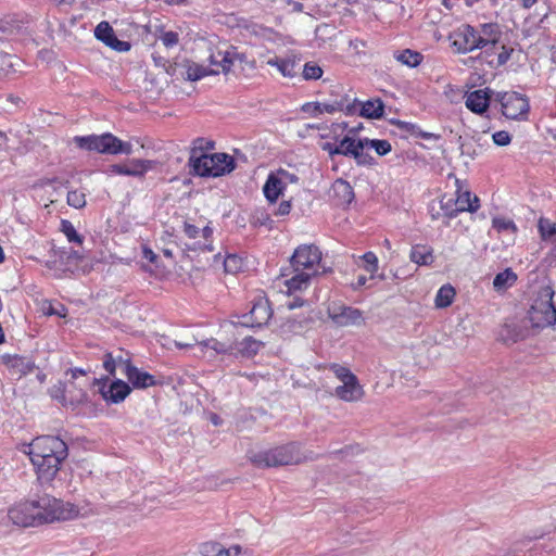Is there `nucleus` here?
I'll use <instances>...</instances> for the list:
<instances>
[{
	"mask_svg": "<svg viewBox=\"0 0 556 556\" xmlns=\"http://www.w3.org/2000/svg\"><path fill=\"white\" fill-rule=\"evenodd\" d=\"M22 452L29 456L41 484H50L56 477L61 464L67 457V445L59 437L40 435L24 444Z\"/></svg>",
	"mask_w": 556,
	"mask_h": 556,
	"instance_id": "1",
	"label": "nucleus"
},
{
	"mask_svg": "<svg viewBox=\"0 0 556 556\" xmlns=\"http://www.w3.org/2000/svg\"><path fill=\"white\" fill-rule=\"evenodd\" d=\"M241 337L239 326L236 321H226L220 326L215 338L200 339L192 337L181 341H175V345L179 349L195 348L194 355L214 358L218 355H231L237 346V339Z\"/></svg>",
	"mask_w": 556,
	"mask_h": 556,
	"instance_id": "2",
	"label": "nucleus"
},
{
	"mask_svg": "<svg viewBox=\"0 0 556 556\" xmlns=\"http://www.w3.org/2000/svg\"><path fill=\"white\" fill-rule=\"evenodd\" d=\"M321 252L316 245L303 244L295 249L291 256L292 276L283 283L287 293L305 290L311 279L319 274Z\"/></svg>",
	"mask_w": 556,
	"mask_h": 556,
	"instance_id": "3",
	"label": "nucleus"
},
{
	"mask_svg": "<svg viewBox=\"0 0 556 556\" xmlns=\"http://www.w3.org/2000/svg\"><path fill=\"white\" fill-rule=\"evenodd\" d=\"M316 456L313 452H302L301 445L296 442H291L269 450H251L248 452V459L256 468L298 465L307 460H314Z\"/></svg>",
	"mask_w": 556,
	"mask_h": 556,
	"instance_id": "4",
	"label": "nucleus"
},
{
	"mask_svg": "<svg viewBox=\"0 0 556 556\" xmlns=\"http://www.w3.org/2000/svg\"><path fill=\"white\" fill-rule=\"evenodd\" d=\"M31 503L35 505L34 511L38 525L72 520L88 514L87 510L81 511L77 505L50 495H42Z\"/></svg>",
	"mask_w": 556,
	"mask_h": 556,
	"instance_id": "5",
	"label": "nucleus"
},
{
	"mask_svg": "<svg viewBox=\"0 0 556 556\" xmlns=\"http://www.w3.org/2000/svg\"><path fill=\"white\" fill-rule=\"evenodd\" d=\"M190 173L200 177H220L230 174L235 167V159L227 153L201 154L188 160Z\"/></svg>",
	"mask_w": 556,
	"mask_h": 556,
	"instance_id": "6",
	"label": "nucleus"
},
{
	"mask_svg": "<svg viewBox=\"0 0 556 556\" xmlns=\"http://www.w3.org/2000/svg\"><path fill=\"white\" fill-rule=\"evenodd\" d=\"M554 289L541 287L528 312V320L532 328L544 329L556 325V307L553 303Z\"/></svg>",
	"mask_w": 556,
	"mask_h": 556,
	"instance_id": "7",
	"label": "nucleus"
},
{
	"mask_svg": "<svg viewBox=\"0 0 556 556\" xmlns=\"http://www.w3.org/2000/svg\"><path fill=\"white\" fill-rule=\"evenodd\" d=\"M203 43L208 53L207 67H210V72L212 74H227L236 62H245V55L243 53H239L237 48L229 46L227 42L214 39L207 40Z\"/></svg>",
	"mask_w": 556,
	"mask_h": 556,
	"instance_id": "8",
	"label": "nucleus"
},
{
	"mask_svg": "<svg viewBox=\"0 0 556 556\" xmlns=\"http://www.w3.org/2000/svg\"><path fill=\"white\" fill-rule=\"evenodd\" d=\"M73 141L78 148L87 151H96L103 154L132 153L130 142H124L110 132L100 136H76Z\"/></svg>",
	"mask_w": 556,
	"mask_h": 556,
	"instance_id": "9",
	"label": "nucleus"
},
{
	"mask_svg": "<svg viewBox=\"0 0 556 556\" xmlns=\"http://www.w3.org/2000/svg\"><path fill=\"white\" fill-rule=\"evenodd\" d=\"M330 370L342 382L334 390V394L342 401L356 402L364 395L363 387L357 377L348 368L338 364L330 365Z\"/></svg>",
	"mask_w": 556,
	"mask_h": 556,
	"instance_id": "10",
	"label": "nucleus"
},
{
	"mask_svg": "<svg viewBox=\"0 0 556 556\" xmlns=\"http://www.w3.org/2000/svg\"><path fill=\"white\" fill-rule=\"evenodd\" d=\"M450 39L458 53H469L478 49L483 50L478 29L467 24L455 29Z\"/></svg>",
	"mask_w": 556,
	"mask_h": 556,
	"instance_id": "11",
	"label": "nucleus"
},
{
	"mask_svg": "<svg viewBox=\"0 0 556 556\" xmlns=\"http://www.w3.org/2000/svg\"><path fill=\"white\" fill-rule=\"evenodd\" d=\"M502 113L510 119H523L527 117L530 105L526 96L515 91L498 94Z\"/></svg>",
	"mask_w": 556,
	"mask_h": 556,
	"instance_id": "12",
	"label": "nucleus"
},
{
	"mask_svg": "<svg viewBox=\"0 0 556 556\" xmlns=\"http://www.w3.org/2000/svg\"><path fill=\"white\" fill-rule=\"evenodd\" d=\"M357 106V100L354 99L353 102H350L348 97L344 96L340 100H336L333 102H314L306 103L303 106V111L311 112L314 114H323V113H334L339 111H345L348 114H353Z\"/></svg>",
	"mask_w": 556,
	"mask_h": 556,
	"instance_id": "13",
	"label": "nucleus"
},
{
	"mask_svg": "<svg viewBox=\"0 0 556 556\" xmlns=\"http://www.w3.org/2000/svg\"><path fill=\"white\" fill-rule=\"evenodd\" d=\"M271 317V309L266 299H260L251 308L250 313L242 316V320L236 321L240 327H261Z\"/></svg>",
	"mask_w": 556,
	"mask_h": 556,
	"instance_id": "14",
	"label": "nucleus"
},
{
	"mask_svg": "<svg viewBox=\"0 0 556 556\" xmlns=\"http://www.w3.org/2000/svg\"><path fill=\"white\" fill-rule=\"evenodd\" d=\"M155 165L154 161L132 159L124 164H113L110 166V172L116 175L143 177L144 174L151 170Z\"/></svg>",
	"mask_w": 556,
	"mask_h": 556,
	"instance_id": "15",
	"label": "nucleus"
},
{
	"mask_svg": "<svg viewBox=\"0 0 556 556\" xmlns=\"http://www.w3.org/2000/svg\"><path fill=\"white\" fill-rule=\"evenodd\" d=\"M184 231L189 239L194 240L192 243L188 244V249L191 250H201V251H212L213 248L210 243V238L213 233L211 227L205 226L203 228H199L192 224L185 223Z\"/></svg>",
	"mask_w": 556,
	"mask_h": 556,
	"instance_id": "16",
	"label": "nucleus"
},
{
	"mask_svg": "<svg viewBox=\"0 0 556 556\" xmlns=\"http://www.w3.org/2000/svg\"><path fill=\"white\" fill-rule=\"evenodd\" d=\"M34 508L35 505L31 502L20 503L9 509L8 517L12 523L20 527L39 526Z\"/></svg>",
	"mask_w": 556,
	"mask_h": 556,
	"instance_id": "17",
	"label": "nucleus"
},
{
	"mask_svg": "<svg viewBox=\"0 0 556 556\" xmlns=\"http://www.w3.org/2000/svg\"><path fill=\"white\" fill-rule=\"evenodd\" d=\"M529 336V328L522 320L513 318L507 319L500 329V340L505 343H516L525 340Z\"/></svg>",
	"mask_w": 556,
	"mask_h": 556,
	"instance_id": "18",
	"label": "nucleus"
},
{
	"mask_svg": "<svg viewBox=\"0 0 556 556\" xmlns=\"http://www.w3.org/2000/svg\"><path fill=\"white\" fill-rule=\"evenodd\" d=\"M365 139L355 140L349 136H345L339 144L334 147V152L345 156H352L356 160L357 164H366L367 155L364 154Z\"/></svg>",
	"mask_w": 556,
	"mask_h": 556,
	"instance_id": "19",
	"label": "nucleus"
},
{
	"mask_svg": "<svg viewBox=\"0 0 556 556\" xmlns=\"http://www.w3.org/2000/svg\"><path fill=\"white\" fill-rule=\"evenodd\" d=\"M0 361L11 375L17 378H22L35 369V364L23 356L3 354L0 356Z\"/></svg>",
	"mask_w": 556,
	"mask_h": 556,
	"instance_id": "20",
	"label": "nucleus"
},
{
	"mask_svg": "<svg viewBox=\"0 0 556 556\" xmlns=\"http://www.w3.org/2000/svg\"><path fill=\"white\" fill-rule=\"evenodd\" d=\"M329 317L339 326L357 325L362 321V313L352 307L333 305L328 308Z\"/></svg>",
	"mask_w": 556,
	"mask_h": 556,
	"instance_id": "21",
	"label": "nucleus"
},
{
	"mask_svg": "<svg viewBox=\"0 0 556 556\" xmlns=\"http://www.w3.org/2000/svg\"><path fill=\"white\" fill-rule=\"evenodd\" d=\"M94 36L97 39L104 42L108 47L116 51H128L130 45L126 41L118 40L114 34L113 28L108 22H101L94 29Z\"/></svg>",
	"mask_w": 556,
	"mask_h": 556,
	"instance_id": "22",
	"label": "nucleus"
},
{
	"mask_svg": "<svg viewBox=\"0 0 556 556\" xmlns=\"http://www.w3.org/2000/svg\"><path fill=\"white\" fill-rule=\"evenodd\" d=\"M465 105L475 114H483L490 105V90L485 88L467 92L465 96Z\"/></svg>",
	"mask_w": 556,
	"mask_h": 556,
	"instance_id": "23",
	"label": "nucleus"
},
{
	"mask_svg": "<svg viewBox=\"0 0 556 556\" xmlns=\"http://www.w3.org/2000/svg\"><path fill=\"white\" fill-rule=\"evenodd\" d=\"M479 198L471 195L468 190H457V197L454 201V208L447 212V215L454 216L460 212H476L479 208Z\"/></svg>",
	"mask_w": 556,
	"mask_h": 556,
	"instance_id": "24",
	"label": "nucleus"
},
{
	"mask_svg": "<svg viewBox=\"0 0 556 556\" xmlns=\"http://www.w3.org/2000/svg\"><path fill=\"white\" fill-rule=\"evenodd\" d=\"M126 378L135 389H147L157 383L154 376L142 371L134 365L126 366Z\"/></svg>",
	"mask_w": 556,
	"mask_h": 556,
	"instance_id": "25",
	"label": "nucleus"
},
{
	"mask_svg": "<svg viewBox=\"0 0 556 556\" xmlns=\"http://www.w3.org/2000/svg\"><path fill=\"white\" fill-rule=\"evenodd\" d=\"M131 389L128 383L117 379L111 382L108 389L102 388L101 394L108 402L117 404L123 402L130 393Z\"/></svg>",
	"mask_w": 556,
	"mask_h": 556,
	"instance_id": "26",
	"label": "nucleus"
},
{
	"mask_svg": "<svg viewBox=\"0 0 556 556\" xmlns=\"http://www.w3.org/2000/svg\"><path fill=\"white\" fill-rule=\"evenodd\" d=\"M478 33L485 53H489L490 51L497 52L500 38L498 26L493 23L482 24L478 29Z\"/></svg>",
	"mask_w": 556,
	"mask_h": 556,
	"instance_id": "27",
	"label": "nucleus"
},
{
	"mask_svg": "<svg viewBox=\"0 0 556 556\" xmlns=\"http://www.w3.org/2000/svg\"><path fill=\"white\" fill-rule=\"evenodd\" d=\"M242 548L240 545H231L230 547H225L223 544L218 542H205L200 547V553L202 556H240Z\"/></svg>",
	"mask_w": 556,
	"mask_h": 556,
	"instance_id": "28",
	"label": "nucleus"
},
{
	"mask_svg": "<svg viewBox=\"0 0 556 556\" xmlns=\"http://www.w3.org/2000/svg\"><path fill=\"white\" fill-rule=\"evenodd\" d=\"M287 190L286 186L282 185L281 180L278 178L275 172H271L267 180L263 187V192L265 198L270 202L275 203L279 195L283 194V191Z\"/></svg>",
	"mask_w": 556,
	"mask_h": 556,
	"instance_id": "29",
	"label": "nucleus"
},
{
	"mask_svg": "<svg viewBox=\"0 0 556 556\" xmlns=\"http://www.w3.org/2000/svg\"><path fill=\"white\" fill-rule=\"evenodd\" d=\"M332 194L339 205H349L355 197L352 186L343 179L332 184Z\"/></svg>",
	"mask_w": 556,
	"mask_h": 556,
	"instance_id": "30",
	"label": "nucleus"
},
{
	"mask_svg": "<svg viewBox=\"0 0 556 556\" xmlns=\"http://www.w3.org/2000/svg\"><path fill=\"white\" fill-rule=\"evenodd\" d=\"M263 346V343L252 337H240L237 339V346L233 354L241 355L243 357L254 356Z\"/></svg>",
	"mask_w": 556,
	"mask_h": 556,
	"instance_id": "31",
	"label": "nucleus"
},
{
	"mask_svg": "<svg viewBox=\"0 0 556 556\" xmlns=\"http://www.w3.org/2000/svg\"><path fill=\"white\" fill-rule=\"evenodd\" d=\"M180 68L182 70L181 75L186 79L192 80V81L201 79L202 77L207 76V75H213L210 72V67L204 66L202 64L191 62V61H184L180 64Z\"/></svg>",
	"mask_w": 556,
	"mask_h": 556,
	"instance_id": "32",
	"label": "nucleus"
},
{
	"mask_svg": "<svg viewBox=\"0 0 556 556\" xmlns=\"http://www.w3.org/2000/svg\"><path fill=\"white\" fill-rule=\"evenodd\" d=\"M384 105L380 99H371L362 103L359 115L366 118H380L383 115Z\"/></svg>",
	"mask_w": 556,
	"mask_h": 556,
	"instance_id": "33",
	"label": "nucleus"
},
{
	"mask_svg": "<svg viewBox=\"0 0 556 556\" xmlns=\"http://www.w3.org/2000/svg\"><path fill=\"white\" fill-rule=\"evenodd\" d=\"M132 365L129 358H125L122 355L114 356L112 353H105L103 359L104 369L112 376L115 375L116 368H123V374L126 375V366Z\"/></svg>",
	"mask_w": 556,
	"mask_h": 556,
	"instance_id": "34",
	"label": "nucleus"
},
{
	"mask_svg": "<svg viewBox=\"0 0 556 556\" xmlns=\"http://www.w3.org/2000/svg\"><path fill=\"white\" fill-rule=\"evenodd\" d=\"M516 281L517 275L510 268H506L494 277L493 288L497 292L505 291L513 287Z\"/></svg>",
	"mask_w": 556,
	"mask_h": 556,
	"instance_id": "35",
	"label": "nucleus"
},
{
	"mask_svg": "<svg viewBox=\"0 0 556 556\" xmlns=\"http://www.w3.org/2000/svg\"><path fill=\"white\" fill-rule=\"evenodd\" d=\"M455 294V289L450 283L442 286L434 299L435 307L445 308L450 306L454 301Z\"/></svg>",
	"mask_w": 556,
	"mask_h": 556,
	"instance_id": "36",
	"label": "nucleus"
},
{
	"mask_svg": "<svg viewBox=\"0 0 556 556\" xmlns=\"http://www.w3.org/2000/svg\"><path fill=\"white\" fill-rule=\"evenodd\" d=\"M214 147H215V143L213 140H208V139L199 137L192 141L188 160H192L193 156H200L201 154H206L208 151L213 150Z\"/></svg>",
	"mask_w": 556,
	"mask_h": 556,
	"instance_id": "37",
	"label": "nucleus"
},
{
	"mask_svg": "<svg viewBox=\"0 0 556 556\" xmlns=\"http://www.w3.org/2000/svg\"><path fill=\"white\" fill-rule=\"evenodd\" d=\"M396 61L409 67L418 66L422 61V55L419 52L406 49L394 53Z\"/></svg>",
	"mask_w": 556,
	"mask_h": 556,
	"instance_id": "38",
	"label": "nucleus"
},
{
	"mask_svg": "<svg viewBox=\"0 0 556 556\" xmlns=\"http://www.w3.org/2000/svg\"><path fill=\"white\" fill-rule=\"evenodd\" d=\"M538 229L543 241H556V223L548 218L541 217L538 222Z\"/></svg>",
	"mask_w": 556,
	"mask_h": 556,
	"instance_id": "39",
	"label": "nucleus"
},
{
	"mask_svg": "<svg viewBox=\"0 0 556 556\" xmlns=\"http://www.w3.org/2000/svg\"><path fill=\"white\" fill-rule=\"evenodd\" d=\"M267 64L269 66H275L278 68V71L286 77H293L294 76V66L295 62L289 59H269L267 61Z\"/></svg>",
	"mask_w": 556,
	"mask_h": 556,
	"instance_id": "40",
	"label": "nucleus"
},
{
	"mask_svg": "<svg viewBox=\"0 0 556 556\" xmlns=\"http://www.w3.org/2000/svg\"><path fill=\"white\" fill-rule=\"evenodd\" d=\"M410 260L418 265H427L432 261V254L427 247L417 245L412 249Z\"/></svg>",
	"mask_w": 556,
	"mask_h": 556,
	"instance_id": "41",
	"label": "nucleus"
},
{
	"mask_svg": "<svg viewBox=\"0 0 556 556\" xmlns=\"http://www.w3.org/2000/svg\"><path fill=\"white\" fill-rule=\"evenodd\" d=\"M60 230L64 233L70 242L77 244H81L84 242L83 236L77 232L74 225L70 220L62 219Z\"/></svg>",
	"mask_w": 556,
	"mask_h": 556,
	"instance_id": "42",
	"label": "nucleus"
},
{
	"mask_svg": "<svg viewBox=\"0 0 556 556\" xmlns=\"http://www.w3.org/2000/svg\"><path fill=\"white\" fill-rule=\"evenodd\" d=\"M224 269L228 274H237L244 267L243 260L235 254L227 255L224 261Z\"/></svg>",
	"mask_w": 556,
	"mask_h": 556,
	"instance_id": "43",
	"label": "nucleus"
},
{
	"mask_svg": "<svg viewBox=\"0 0 556 556\" xmlns=\"http://www.w3.org/2000/svg\"><path fill=\"white\" fill-rule=\"evenodd\" d=\"M497 55L495 58H492L491 60H488V64L493 67L497 68L502 65H504L510 58L513 49L506 48L505 46H501L497 48Z\"/></svg>",
	"mask_w": 556,
	"mask_h": 556,
	"instance_id": "44",
	"label": "nucleus"
},
{
	"mask_svg": "<svg viewBox=\"0 0 556 556\" xmlns=\"http://www.w3.org/2000/svg\"><path fill=\"white\" fill-rule=\"evenodd\" d=\"M365 148H372L378 155H386L391 151V143L388 140L365 139Z\"/></svg>",
	"mask_w": 556,
	"mask_h": 556,
	"instance_id": "45",
	"label": "nucleus"
},
{
	"mask_svg": "<svg viewBox=\"0 0 556 556\" xmlns=\"http://www.w3.org/2000/svg\"><path fill=\"white\" fill-rule=\"evenodd\" d=\"M67 204L74 208H83L86 205V194L80 190L67 192Z\"/></svg>",
	"mask_w": 556,
	"mask_h": 556,
	"instance_id": "46",
	"label": "nucleus"
},
{
	"mask_svg": "<svg viewBox=\"0 0 556 556\" xmlns=\"http://www.w3.org/2000/svg\"><path fill=\"white\" fill-rule=\"evenodd\" d=\"M493 228H495L498 232L501 231H510L513 235L517 232V226L511 219L505 217H495L492 220Z\"/></svg>",
	"mask_w": 556,
	"mask_h": 556,
	"instance_id": "47",
	"label": "nucleus"
},
{
	"mask_svg": "<svg viewBox=\"0 0 556 556\" xmlns=\"http://www.w3.org/2000/svg\"><path fill=\"white\" fill-rule=\"evenodd\" d=\"M323 75V70L315 63L308 62L304 65L303 77L305 79H318Z\"/></svg>",
	"mask_w": 556,
	"mask_h": 556,
	"instance_id": "48",
	"label": "nucleus"
},
{
	"mask_svg": "<svg viewBox=\"0 0 556 556\" xmlns=\"http://www.w3.org/2000/svg\"><path fill=\"white\" fill-rule=\"evenodd\" d=\"M361 260L365 262V270L370 273L371 276L378 270V258L375 253L367 252L364 255L359 256Z\"/></svg>",
	"mask_w": 556,
	"mask_h": 556,
	"instance_id": "49",
	"label": "nucleus"
},
{
	"mask_svg": "<svg viewBox=\"0 0 556 556\" xmlns=\"http://www.w3.org/2000/svg\"><path fill=\"white\" fill-rule=\"evenodd\" d=\"M275 173L278 176V178L281 180L282 185L286 186L287 189L289 186L298 185V182H299V177L294 173H290L287 169L280 168L278 170H276Z\"/></svg>",
	"mask_w": 556,
	"mask_h": 556,
	"instance_id": "50",
	"label": "nucleus"
},
{
	"mask_svg": "<svg viewBox=\"0 0 556 556\" xmlns=\"http://www.w3.org/2000/svg\"><path fill=\"white\" fill-rule=\"evenodd\" d=\"M160 39L166 48H172L178 43L179 36L175 31H165L161 35Z\"/></svg>",
	"mask_w": 556,
	"mask_h": 556,
	"instance_id": "51",
	"label": "nucleus"
},
{
	"mask_svg": "<svg viewBox=\"0 0 556 556\" xmlns=\"http://www.w3.org/2000/svg\"><path fill=\"white\" fill-rule=\"evenodd\" d=\"M492 138H493L494 143L498 147H505V146L509 144L511 141V137H510L509 132H507L505 130H500V131L494 132Z\"/></svg>",
	"mask_w": 556,
	"mask_h": 556,
	"instance_id": "52",
	"label": "nucleus"
},
{
	"mask_svg": "<svg viewBox=\"0 0 556 556\" xmlns=\"http://www.w3.org/2000/svg\"><path fill=\"white\" fill-rule=\"evenodd\" d=\"M65 393H66V387L62 382H59L58 384L53 386V388L51 389L52 397L59 400L63 404H65L67 401Z\"/></svg>",
	"mask_w": 556,
	"mask_h": 556,
	"instance_id": "53",
	"label": "nucleus"
},
{
	"mask_svg": "<svg viewBox=\"0 0 556 556\" xmlns=\"http://www.w3.org/2000/svg\"><path fill=\"white\" fill-rule=\"evenodd\" d=\"M42 312L46 315H58L60 317L65 316V307L63 305H59L58 307H54L51 303L43 304Z\"/></svg>",
	"mask_w": 556,
	"mask_h": 556,
	"instance_id": "54",
	"label": "nucleus"
},
{
	"mask_svg": "<svg viewBox=\"0 0 556 556\" xmlns=\"http://www.w3.org/2000/svg\"><path fill=\"white\" fill-rule=\"evenodd\" d=\"M291 211V202L290 201H282L277 211H276V215H280V216H285V215H288Z\"/></svg>",
	"mask_w": 556,
	"mask_h": 556,
	"instance_id": "55",
	"label": "nucleus"
},
{
	"mask_svg": "<svg viewBox=\"0 0 556 556\" xmlns=\"http://www.w3.org/2000/svg\"><path fill=\"white\" fill-rule=\"evenodd\" d=\"M142 255L143 258L148 260L150 263H155L157 260V255L148 247H143Z\"/></svg>",
	"mask_w": 556,
	"mask_h": 556,
	"instance_id": "56",
	"label": "nucleus"
},
{
	"mask_svg": "<svg viewBox=\"0 0 556 556\" xmlns=\"http://www.w3.org/2000/svg\"><path fill=\"white\" fill-rule=\"evenodd\" d=\"M86 396H87L86 392L83 389H80L74 397L70 399V403L71 404L80 403V402L85 401Z\"/></svg>",
	"mask_w": 556,
	"mask_h": 556,
	"instance_id": "57",
	"label": "nucleus"
},
{
	"mask_svg": "<svg viewBox=\"0 0 556 556\" xmlns=\"http://www.w3.org/2000/svg\"><path fill=\"white\" fill-rule=\"evenodd\" d=\"M334 147L336 146L327 142L323 146V150L327 151L330 155L339 154V152H334Z\"/></svg>",
	"mask_w": 556,
	"mask_h": 556,
	"instance_id": "58",
	"label": "nucleus"
},
{
	"mask_svg": "<svg viewBox=\"0 0 556 556\" xmlns=\"http://www.w3.org/2000/svg\"><path fill=\"white\" fill-rule=\"evenodd\" d=\"M67 374H71L72 378L75 379L77 377V375H85L86 371L83 369L73 368V369H68Z\"/></svg>",
	"mask_w": 556,
	"mask_h": 556,
	"instance_id": "59",
	"label": "nucleus"
},
{
	"mask_svg": "<svg viewBox=\"0 0 556 556\" xmlns=\"http://www.w3.org/2000/svg\"><path fill=\"white\" fill-rule=\"evenodd\" d=\"M367 278L365 276H358L357 281L354 286V289H358L366 285Z\"/></svg>",
	"mask_w": 556,
	"mask_h": 556,
	"instance_id": "60",
	"label": "nucleus"
},
{
	"mask_svg": "<svg viewBox=\"0 0 556 556\" xmlns=\"http://www.w3.org/2000/svg\"><path fill=\"white\" fill-rule=\"evenodd\" d=\"M536 1L538 0H521V4L525 9H530L536 3Z\"/></svg>",
	"mask_w": 556,
	"mask_h": 556,
	"instance_id": "61",
	"label": "nucleus"
},
{
	"mask_svg": "<svg viewBox=\"0 0 556 556\" xmlns=\"http://www.w3.org/2000/svg\"><path fill=\"white\" fill-rule=\"evenodd\" d=\"M210 420L215 426H219L222 424L220 417H218L216 414H212L211 417H210Z\"/></svg>",
	"mask_w": 556,
	"mask_h": 556,
	"instance_id": "62",
	"label": "nucleus"
},
{
	"mask_svg": "<svg viewBox=\"0 0 556 556\" xmlns=\"http://www.w3.org/2000/svg\"><path fill=\"white\" fill-rule=\"evenodd\" d=\"M302 304H303V302H300L299 300H294V301H292V302H289V303L287 304V306H288V308L293 309V308H295V307L301 306Z\"/></svg>",
	"mask_w": 556,
	"mask_h": 556,
	"instance_id": "63",
	"label": "nucleus"
},
{
	"mask_svg": "<svg viewBox=\"0 0 556 556\" xmlns=\"http://www.w3.org/2000/svg\"><path fill=\"white\" fill-rule=\"evenodd\" d=\"M72 256H73V257H75V258H79V257H80V255L78 254V252H77V251H73V252H71L70 257H72Z\"/></svg>",
	"mask_w": 556,
	"mask_h": 556,
	"instance_id": "64",
	"label": "nucleus"
}]
</instances>
